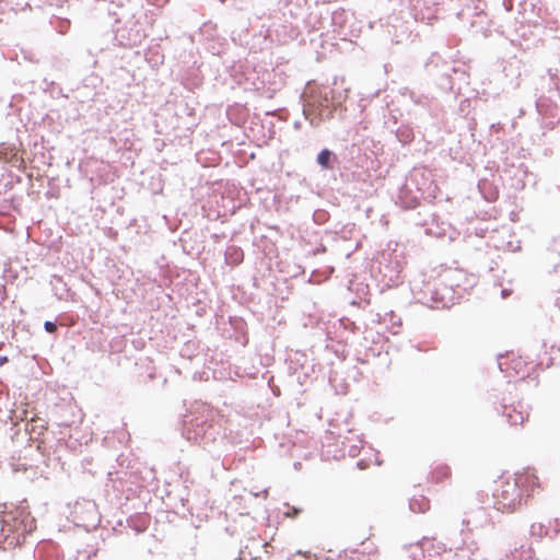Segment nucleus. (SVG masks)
Instances as JSON below:
<instances>
[{"label":"nucleus","instance_id":"nucleus-1","mask_svg":"<svg viewBox=\"0 0 560 560\" xmlns=\"http://www.w3.org/2000/svg\"><path fill=\"white\" fill-rule=\"evenodd\" d=\"M35 528V518L26 506L7 509L0 505V549L22 545Z\"/></svg>","mask_w":560,"mask_h":560},{"label":"nucleus","instance_id":"nucleus-2","mask_svg":"<svg viewBox=\"0 0 560 560\" xmlns=\"http://www.w3.org/2000/svg\"><path fill=\"white\" fill-rule=\"evenodd\" d=\"M348 89L342 92L327 88H310L305 93L303 114L311 126L318 127L323 121L332 118V113L347 98Z\"/></svg>","mask_w":560,"mask_h":560},{"label":"nucleus","instance_id":"nucleus-3","mask_svg":"<svg viewBox=\"0 0 560 560\" xmlns=\"http://www.w3.org/2000/svg\"><path fill=\"white\" fill-rule=\"evenodd\" d=\"M538 486L537 476L527 470L516 474L513 478L501 479L493 493L494 509L502 512H513L523 502V492H527V497L534 492Z\"/></svg>","mask_w":560,"mask_h":560},{"label":"nucleus","instance_id":"nucleus-4","mask_svg":"<svg viewBox=\"0 0 560 560\" xmlns=\"http://www.w3.org/2000/svg\"><path fill=\"white\" fill-rule=\"evenodd\" d=\"M183 435L187 441L208 448L220 436V425L203 417L184 421Z\"/></svg>","mask_w":560,"mask_h":560},{"label":"nucleus","instance_id":"nucleus-5","mask_svg":"<svg viewBox=\"0 0 560 560\" xmlns=\"http://www.w3.org/2000/svg\"><path fill=\"white\" fill-rule=\"evenodd\" d=\"M411 290L418 302L431 308H445L450 307V300H446L445 294L441 293L440 289L434 283L428 282L424 289L420 288L418 281L412 282Z\"/></svg>","mask_w":560,"mask_h":560},{"label":"nucleus","instance_id":"nucleus-6","mask_svg":"<svg viewBox=\"0 0 560 560\" xmlns=\"http://www.w3.org/2000/svg\"><path fill=\"white\" fill-rule=\"evenodd\" d=\"M463 524L469 532L483 528L492 524L491 513L488 509L478 506L467 514V517L463 520Z\"/></svg>","mask_w":560,"mask_h":560},{"label":"nucleus","instance_id":"nucleus-7","mask_svg":"<svg viewBox=\"0 0 560 560\" xmlns=\"http://www.w3.org/2000/svg\"><path fill=\"white\" fill-rule=\"evenodd\" d=\"M501 408L502 416L511 425L523 424L528 419V411L521 401L511 405L504 404Z\"/></svg>","mask_w":560,"mask_h":560},{"label":"nucleus","instance_id":"nucleus-8","mask_svg":"<svg viewBox=\"0 0 560 560\" xmlns=\"http://www.w3.org/2000/svg\"><path fill=\"white\" fill-rule=\"evenodd\" d=\"M534 550L529 545H521L515 547L506 555V560H533Z\"/></svg>","mask_w":560,"mask_h":560},{"label":"nucleus","instance_id":"nucleus-9","mask_svg":"<svg viewBox=\"0 0 560 560\" xmlns=\"http://www.w3.org/2000/svg\"><path fill=\"white\" fill-rule=\"evenodd\" d=\"M316 161L320 165L322 168L332 170L335 166V163L338 161V158L332 151H330L328 149H324L317 154Z\"/></svg>","mask_w":560,"mask_h":560},{"label":"nucleus","instance_id":"nucleus-10","mask_svg":"<svg viewBox=\"0 0 560 560\" xmlns=\"http://www.w3.org/2000/svg\"><path fill=\"white\" fill-rule=\"evenodd\" d=\"M409 509L413 513H424L430 509V501L424 495H415L409 501Z\"/></svg>","mask_w":560,"mask_h":560},{"label":"nucleus","instance_id":"nucleus-11","mask_svg":"<svg viewBox=\"0 0 560 560\" xmlns=\"http://www.w3.org/2000/svg\"><path fill=\"white\" fill-rule=\"evenodd\" d=\"M429 541L425 540L424 542L420 544H415V545H411L409 547V557L411 560H425V555H424V549H423V545L424 544H428ZM429 560H440L438 558L435 559H429Z\"/></svg>","mask_w":560,"mask_h":560},{"label":"nucleus","instance_id":"nucleus-12","mask_svg":"<svg viewBox=\"0 0 560 560\" xmlns=\"http://www.w3.org/2000/svg\"><path fill=\"white\" fill-rule=\"evenodd\" d=\"M530 535L541 538L546 535H548V529L542 523H534L530 526Z\"/></svg>","mask_w":560,"mask_h":560},{"label":"nucleus","instance_id":"nucleus-13","mask_svg":"<svg viewBox=\"0 0 560 560\" xmlns=\"http://www.w3.org/2000/svg\"><path fill=\"white\" fill-rule=\"evenodd\" d=\"M45 425L42 423L39 425L36 424L35 420H32V423H26V431H28L32 435L33 434H42L45 430Z\"/></svg>","mask_w":560,"mask_h":560},{"label":"nucleus","instance_id":"nucleus-14","mask_svg":"<svg viewBox=\"0 0 560 560\" xmlns=\"http://www.w3.org/2000/svg\"><path fill=\"white\" fill-rule=\"evenodd\" d=\"M410 98L417 105H423V106L429 105V98L427 96L418 95L413 91L410 92Z\"/></svg>","mask_w":560,"mask_h":560},{"label":"nucleus","instance_id":"nucleus-15","mask_svg":"<svg viewBox=\"0 0 560 560\" xmlns=\"http://www.w3.org/2000/svg\"><path fill=\"white\" fill-rule=\"evenodd\" d=\"M228 255L231 256L232 262L238 264L243 260V252L237 248H230Z\"/></svg>","mask_w":560,"mask_h":560},{"label":"nucleus","instance_id":"nucleus-16","mask_svg":"<svg viewBox=\"0 0 560 560\" xmlns=\"http://www.w3.org/2000/svg\"><path fill=\"white\" fill-rule=\"evenodd\" d=\"M287 511L283 512V515L287 517H295L301 513V510L294 506H290L289 504L284 505Z\"/></svg>","mask_w":560,"mask_h":560},{"label":"nucleus","instance_id":"nucleus-17","mask_svg":"<svg viewBox=\"0 0 560 560\" xmlns=\"http://www.w3.org/2000/svg\"><path fill=\"white\" fill-rule=\"evenodd\" d=\"M448 475H450V468L441 467L434 472V478L440 481L443 478H446Z\"/></svg>","mask_w":560,"mask_h":560},{"label":"nucleus","instance_id":"nucleus-18","mask_svg":"<svg viewBox=\"0 0 560 560\" xmlns=\"http://www.w3.org/2000/svg\"><path fill=\"white\" fill-rule=\"evenodd\" d=\"M397 137L399 139V141L401 142H409L411 139H412V135H411V131H400L397 133Z\"/></svg>","mask_w":560,"mask_h":560},{"label":"nucleus","instance_id":"nucleus-19","mask_svg":"<svg viewBox=\"0 0 560 560\" xmlns=\"http://www.w3.org/2000/svg\"><path fill=\"white\" fill-rule=\"evenodd\" d=\"M44 328L47 332L49 334H54L57 331V325L56 323L54 322H50V320H46L45 324H44Z\"/></svg>","mask_w":560,"mask_h":560},{"label":"nucleus","instance_id":"nucleus-20","mask_svg":"<svg viewBox=\"0 0 560 560\" xmlns=\"http://www.w3.org/2000/svg\"><path fill=\"white\" fill-rule=\"evenodd\" d=\"M59 24L60 25L57 27L58 32L61 34L66 33L69 27V22L68 21H59Z\"/></svg>","mask_w":560,"mask_h":560},{"label":"nucleus","instance_id":"nucleus-21","mask_svg":"<svg viewBox=\"0 0 560 560\" xmlns=\"http://www.w3.org/2000/svg\"><path fill=\"white\" fill-rule=\"evenodd\" d=\"M396 268H399V264L398 262L396 264ZM399 272H400V269H396L395 275H389V280L390 281H396L398 279Z\"/></svg>","mask_w":560,"mask_h":560},{"label":"nucleus","instance_id":"nucleus-22","mask_svg":"<svg viewBox=\"0 0 560 560\" xmlns=\"http://www.w3.org/2000/svg\"><path fill=\"white\" fill-rule=\"evenodd\" d=\"M358 453H359V447H358V446H355V445H354V446H352V447L349 450V454H350L351 456H357V455H358Z\"/></svg>","mask_w":560,"mask_h":560},{"label":"nucleus","instance_id":"nucleus-23","mask_svg":"<svg viewBox=\"0 0 560 560\" xmlns=\"http://www.w3.org/2000/svg\"><path fill=\"white\" fill-rule=\"evenodd\" d=\"M8 361V358L7 357H0V365H2L3 363H5Z\"/></svg>","mask_w":560,"mask_h":560},{"label":"nucleus","instance_id":"nucleus-24","mask_svg":"<svg viewBox=\"0 0 560 560\" xmlns=\"http://www.w3.org/2000/svg\"><path fill=\"white\" fill-rule=\"evenodd\" d=\"M499 369L503 372L505 369L503 368L504 363L502 361H499Z\"/></svg>","mask_w":560,"mask_h":560},{"label":"nucleus","instance_id":"nucleus-25","mask_svg":"<svg viewBox=\"0 0 560 560\" xmlns=\"http://www.w3.org/2000/svg\"><path fill=\"white\" fill-rule=\"evenodd\" d=\"M416 199H417V198H416V197H413V198H412V200H411V202H410V203H408V205H407V207H413V203H415Z\"/></svg>","mask_w":560,"mask_h":560},{"label":"nucleus","instance_id":"nucleus-26","mask_svg":"<svg viewBox=\"0 0 560 560\" xmlns=\"http://www.w3.org/2000/svg\"><path fill=\"white\" fill-rule=\"evenodd\" d=\"M429 558H430V559H435V558H438V559H440V560H441L443 557H434V558H432V555H429Z\"/></svg>","mask_w":560,"mask_h":560},{"label":"nucleus","instance_id":"nucleus-27","mask_svg":"<svg viewBox=\"0 0 560 560\" xmlns=\"http://www.w3.org/2000/svg\"><path fill=\"white\" fill-rule=\"evenodd\" d=\"M221 2H224L225 0H220Z\"/></svg>","mask_w":560,"mask_h":560}]
</instances>
